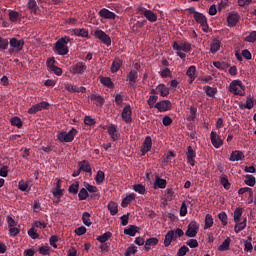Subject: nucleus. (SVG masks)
<instances>
[{"label": "nucleus", "instance_id": "obj_1", "mask_svg": "<svg viewBox=\"0 0 256 256\" xmlns=\"http://www.w3.org/2000/svg\"><path fill=\"white\" fill-rule=\"evenodd\" d=\"M71 39L69 36H64L58 39L54 45V51L57 55H68L69 54V47L67 46L70 43Z\"/></svg>", "mask_w": 256, "mask_h": 256}, {"label": "nucleus", "instance_id": "obj_2", "mask_svg": "<svg viewBox=\"0 0 256 256\" xmlns=\"http://www.w3.org/2000/svg\"><path fill=\"white\" fill-rule=\"evenodd\" d=\"M9 45L10 49L8 50V52L10 55H13V53H21V51H23V47H25V40L11 38L9 40Z\"/></svg>", "mask_w": 256, "mask_h": 256}, {"label": "nucleus", "instance_id": "obj_3", "mask_svg": "<svg viewBox=\"0 0 256 256\" xmlns=\"http://www.w3.org/2000/svg\"><path fill=\"white\" fill-rule=\"evenodd\" d=\"M75 135H77V129L72 128L68 133L65 131L58 132L56 137L60 143H72L75 139Z\"/></svg>", "mask_w": 256, "mask_h": 256}, {"label": "nucleus", "instance_id": "obj_4", "mask_svg": "<svg viewBox=\"0 0 256 256\" xmlns=\"http://www.w3.org/2000/svg\"><path fill=\"white\" fill-rule=\"evenodd\" d=\"M239 87L241 90H239ZM229 91L230 93H233L234 95H239L240 97L245 96V85H243V82L241 80H233L229 85Z\"/></svg>", "mask_w": 256, "mask_h": 256}, {"label": "nucleus", "instance_id": "obj_5", "mask_svg": "<svg viewBox=\"0 0 256 256\" xmlns=\"http://www.w3.org/2000/svg\"><path fill=\"white\" fill-rule=\"evenodd\" d=\"M137 11H138V13H140V15H144V17L150 23H155L157 21V15L153 11L148 10L145 7L140 6V7H138Z\"/></svg>", "mask_w": 256, "mask_h": 256}, {"label": "nucleus", "instance_id": "obj_6", "mask_svg": "<svg viewBox=\"0 0 256 256\" xmlns=\"http://www.w3.org/2000/svg\"><path fill=\"white\" fill-rule=\"evenodd\" d=\"M196 23H199V25L202 27V31L204 33H209V24L207 23V17L203 13H196V15L193 16Z\"/></svg>", "mask_w": 256, "mask_h": 256}, {"label": "nucleus", "instance_id": "obj_7", "mask_svg": "<svg viewBox=\"0 0 256 256\" xmlns=\"http://www.w3.org/2000/svg\"><path fill=\"white\" fill-rule=\"evenodd\" d=\"M94 37H96V39H99V41H101V43H103L107 47H110L111 37H109V35H107V33H105L103 30L101 29L96 30L94 32Z\"/></svg>", "mask_w": 256, "mask_h": 256}, {"label": "nucleus", "instance_id": "obj_8", "mask_svg": "<svg viewBox=\"0 0 256 256\" xmlns=\"http://www.w3.org/2000/svg\"><path fill=\"white\" fill-rule=\"evenodd\" d=\"M197 233H199V223L193 220L188 224L187 231L185 232L186 237H197Z\"/></svg>", "mask_w": 256, "mask_h": 256}, {"label": "nucleus", "instance_id": "obj_9", "mask_svg": "<svg viewBox=\"0 0 256 256\" xmlns=\"http://www.w3.org/2000/svg\"><path fill=\"white\" fill-rule=\"evenodd\" d=\"M51 104L48 102L42 101L38 104L33 105L31 108L28 109L29 115H35V113H39V111H43L45 109H49Z\"/></svg>", "mask_w": 256, "mask_h": 256}, {"label": "nucleus", "instance_id": "obj_10", "mask_svg": "<svg viewBox=\"0 0 256 256\" xmlns=\"http://www.w3.org/2000/svg\"><path fill=\"white\" fill-rule=\"evenodd\" d=\"M155 109H158L160 113H165L167 111H171L173 108V104L169 100H162L155 104Z\"/></svg>", "mask_w": 256, "mask_h": 256}, {"label": "nucleus", "instance_id": "obj_11", "mask_svg": "<svg viewBox=\"0 0 256 256\" xmlns=\"http://www.w3.org/2000/svg\"><path fill=\"white\" fill-rule=\"evenodd\" d=\"M195 157H197V152L193 149V146H188L186 151V159L187 163L191 165V167H195Z\"/></svg>", "mask_w": 256, "mask_h": 256}, {"label": "nucleus", "instance_id": "obj_12", "mask_svg": "<svg viewBox=\"0 0 256 256\" xmlns=\"http://www.w3.org/2000/svg\"><path fill=\"white\" fill-rule=\"evenodd\" d=\"M71 70L73 75H83L85 71H87V64L84 62H77L76 64L71 66Z\"/></svg>", "mask_w": 256, "mask_h": 256}, {"label": "nucleus", "instance_id": "obj_13", "mask_svg": "<svg viewBox=\"0 0 256 256\" xmlns=\"http://www.w3.org/2000/svg\"><path fill=\"white\" fill-rule=\"evenodd\" d=\"M139 77V73H137V70H131L127 76L126 81L129 82V87H132V89H135L137 87V78Z\"/></svg>", "mask_w": 256, "mask_h": 256}, {"label": "nucleus", "instance_id": "obj_14", "mask_svg": "<svg viewBox=\"0 0 256 256\" xmlns=\"http://www.w3.org/2000/svg\"><path fill=\"white\" fill-rule=\"evenodd\" d=\"M98 15L99 17H102V19H109L110 21H115V19H117V14H115L114 12H112L107 8H102L98 12Z\"/></svg>", "mask_w": 256, "mask_h": 256}, {"label": "nucleus", "instance_id": "obj_15", "mask_svg": "<svg viewBox=\"0 0 256 256\" xmlns=\"http://www.w3.org/2000/svg\"><path fill=\"white\" fill-rule=\"evenodd\" d=\"M172 47L174 51H184V53H189V51H191V43L189 42H182L180 44L174 42Z\"/></svg>", "mask_w": 256, "mask_h": 256}, {"label": "nucleus", "instance_id": "obj_16", "mask_svg": "<svg viewBox=\"0 0 256 256\" xmlns=\"http://www.w3.org/2000/svg\"><path fill=\"white\" fill-rule=\"evenodd\" d=\"M108 135H110L112 141H119V137H121V134L117 129V125L111 124L110 126H108Z\"/></svg>", "mask_w": 256, "mask_h": 256}, {"label": "nucleus", "instance_id": "obj_17", "mask_svg": "<svg viewBox=\"0 0 256 256\" xmlns=\"http://www.w3.org/2000/svg\"><path fill=\"white\" fill-rule=\"evenodd\" d=\"M131 114H132L131 105H126L122 110V114H121L122 120L125 123H131V121H133V119L131 118Z\"/></svg>", "mask_w": 256, "mask_h": 256}, {"label": "nucleus", "instance_id": "obj_18", "mask_svg": "<svg viewBox=\"0 0 256 256\" xmlns=\"http://www.w3.org/2000/svg\"><path fill=\"white\" fill-rule=\"evenodd\" d=\"M151 147H153V140L151 139V136H146L143 142V145L141 147L142 155L149 153V151H151Z\"/></svg>", "mask_w": 256, "mask_h": 256}, {"label": "nucleus", "instance_id": "obj_19", "mask_svg": "<svg viewBox=\"0 0 256 256\" xmlns=\"http://www.w3.org/2000/svg\"><path fill=\"white\" fill-rule=\"evenodd\" d=\"M210 139H211V143H212L213 147H215V149H219V147H221V145H223V140H221V137L219 135H217V132L212 131L210 133Z\"/></svg>", "mask_w": 256, "mask_h": 256}, {"label": "nucleus", "instance_id": "obj_20", "mask_svg": "<svg viewBox=\"0 0 256 256\" xmlns=\"http://www.w3.org/2000/svg\"><path fill=\"white\" fill-rule=\"evenodd\" d=\"M239 19H241V16L238 13H230L227 17L228 27H236Z\"/></svg>", "mask_w": 256, "mask_h": 256}, {"label": "nucleus", "instance_id": "obj_21", "mask_svg": "<svg viewBox=\"0 0 256 256\" xmlns=\"http://www.w3.org/2000/svg\"><path fill=\"white\" fill-rule=\"evenodd\" d=\"M26 7L28 11H30L31 15H37L39 12V5L36 0H28Z\"/></svg>", "mask_w": 256, "mask_h": 256}, {"label": "nucleus", "instance_id": "obj_22", "mask_svg": "<svg viewBox=\"0 0 256 256\" xmlns=\"http://www.w3.org/2000/svg\"><path fill=\"white\" fill-rule=\"evenodd\" d=\"M186 75L189 77L188 83L191 85V83H193L197 77V67L194 65L190 66L186 71Z\"/></svg>", "mask_w": 256, "mask_h": 256}, {"label": "nucleus", "instance_id": "obj_23", "mask_svg": "<svg viewBox=\"0 0 256 256\" xmlns=\"http://www.w3.org/2000/svg\"><path fill=\"white\" fill-rule=\"evenodd\" d=\"M245 159V154L243 153V151L240 150H235L232 151L229 160L230 161H243Z\"/></svg>", "mask_w": 256, "mask_h": 256}, {"label": "nucleus", "instance_id": "obj_24", "mask_svg": "<svg viewBox=\"0 0 256 256\" xmlns=\"http://www.w3.org/2000/svg\"><path fill=\"white\" fill-rule=\"evenodd\" d=\"M73 35L76 37H83V38H88L89 37V30L85 28H74L72 29Z\"/></svg>", "mask_w": 256, "mask_h": 256}, {"label": "nucleus", "instance_id": "obj_25", "mask_svg": "<svg viewBox=\"0 0 256 256\" xmlns=\"http://www.w3.org/2000/svg\"><path fill=\"white\" fill-rule=\"evenodd\" d=\"M24 16L23 14L15 11V10H11L9 12V19L11 21V23H17L18 21H21V19H23Z\"/></svg>", "mask_w": 256, "mask_h": 256}, {"label": "nucleus", "instance_id": "obj_26", "mask_svg": "<svg viewBox=\"0 0 256 256\" xmlns=\"http://www.w3.org/2000/svg\"><path fill=\"white\" fill-rule=\"evenodd\" d=\"M165 187H167V180L156 176L154 181V189H165Z\"/></svg>", "mask_w": 256, "mask_h": 256}, {"label": "nucleus", "instance_id": "obj_27", "mask_svg": "<svg viewBox=\"0 0 256 256\" xmlns=\"http://www.w3.org/2000/svg\"><path fill=\"white\" fill-rule=\"evenodd\" d=\"M139 233V227L135 225H130L128 228L124 229V235H129V237H135Z\"/></svg>", "mask_w": 256, "mask_h": 256}, {"label": "nucleus", "instance_id": "obj_28", "mask_svg": "<svg viewBox=\"0 0 256 256\" xmlns=\"http://www.w3.org/2000/svg\"><path fill=\"white\" fill-rule=\"evenodd\" d=\"M90 99L91 101H93L94 104H96L97 107H101L105 103V99L103 98V96L97 94H91Z\"/></svg>", "mask_w": 256, "mask_h": 256}, {"label": "nucleus", "instance_id": "obj_29", "mask_svg": "<svg viewBox=\"0 0 256 256\" xmlns=\"http://www.w3.org/2000/svg\"><path fill=\"white\" fill-rule=\"evenodd\" d=\"M79 170L83 171L84 173H91V164H89V161L83 160L78 163Z\"/></svg>", "mask_w": 256, "mask_h": 256}, {"label": "nucleus", "instance_id": "obj_30", "mask_svg": "<svg viewBox=\"0 0 256 256\" xmlns=\"http://www.w3.org/2000/svg\"><path fill=\"white\" fill-rule=\"evenodd\" d=\"M100 83L108 89H115V84L113 83L110 77H100Z\"/></svg>", "mask_w": 256, "mask_h": 256}, {"label": "nucleus", "instance_id": "obj_31", "mask_svg": "<svg viewBox=\"0 0 256 256\" xmlns=\"http://www.w3.org/2000/svg\"><path fill=\"white\" fill-rule=\"evenodd\" d=\"M108 211L110 212V215L114 216L117 215V213H119V205L117 204V202H109L108 205Z\"/></svg>", "mask_w": 256, "mask_h": 256}, {"label": "nucleus", "instance_id": "obj_32", "mask_svg": "<svg viewBox=\"0 0 256 256\" xmlns=\"http://www.w3.org/2000/svg\"><path fill=\"white\" fill-rule=\"evenodd\" d=\"M175 234L173 233V231H168L165 235V239H164V247H169V245H171V243H173V241H176L174 238Z\"/></svg>", "mask_w": 256, "mask_h": 256}, {"label": "nucleus", "instance_id": "obj_33", "mask_svg": "<svg viewBox=\"0 0 256 256\" xmlns=\"http://www.w3.org/2000/svg\"><path fill=\"white\" fill-rule=\"evenodd\" d=\"M123 65V61L121 59H115L113 62H112V65H111V73H117V71H119L121 69V66Z\"/></svg>", "mask_w": 256, "mask_h": 256}, {"label": "nucleus", "instance_id": "obj_34", "mask_svg": "<svg viewBox=\"0 0 256 256\" xmlns=\"http://www.w3.org/2000/svg\"><path fill=\"white\" fill-rule=\"evenodd\" d=\"M156 91H158V93H160L161 97H167V95H169V88H167V86L165 84H159L156 87Z\"/></svg>", "mask_w": 256, "mask_h": 256}, {"label": "nucleus", "instance_id": "obj_35", "mask_svg": "<svg viewBox=\"0 0 256 256\" xmlns=\"http://www.w3.org/2000/svg\"><path fill=\"white\" fill-rule=\"evenodd\" d=\"M133 190L139 195H147V188L143 184H135L133 185Z\"/></svg>", "mask_w": 256, "mask_h": 256}, {"label": "nucleus", "instance_id": "obj_36", "mask_svg": "<svg viewBox=\"0 0 256 256\" xmlns=\"http://www.w3.org/2000/svg\"><path fill=\"white\" fill-rule=\"evenodd\" d=\"M219 49H221V42H219V40H213L210 44V52L212 55H215Z\"/></svg>", "mask_w": 256, "mask_h": 256}, {"label": "nucleus", "instance_id": "obj_37", "mask_svg": "<svg viewBox=\"0 0 256 256\" xmlns=\"http://www.w3.org/2000/svg\"><path fill=\"white\" fill-rule=\"evenodd\" d=\"M157 243H159V239H157V238L147 239L145 242L146 251H149L151 249V247H155V245H157Z\"/></svg>", "mask_w": 256, "mask_h": 256}, {"label": "nucleus", "instance_id": "obj_38", "mask_svg": "<svg viewBox=\"0 0 256 256\" xmlns=\"http://www.w3.org/2000/svg\"><path fill=\"white\" fill-rule=\"evenodd\" d=\"M239 107L240 109H253V107H255V102L253 101V98L247 97L246 103L241 104Z\"/></svg>", "mask_w": 256, "mask_h": 256}, {"label": "nucleus", "instance_id": "obj_39", "mask_svg": "<svg viewBox=\"0 0 256 256\" xmlns=\"http://www.w3.org/2000/svg\"><path fill=\"white\" fill-rule=\"evenodd\" d=\"M244 183H245V185H248V187H255V183H256L255 176H253L251 174H247L245 176Z\"/></svg>", "mask_w": 256, "mask_h": 256}, {"label": "nucleus", "instance_id": "obj_40", "mask_svg": "<svg viewBox=\"0 0 256 256\" xmlns=\"http://www.w3.org/2000/svg\"><path fill=\"white\" fill-rule=\"evenodd\" d=\"M229 247H231V238H226L218 247V251H229Z\"/></svg>", "mask_w": 256, "mask_h": 256}, {"label": "nucleus", "instance_id": "obj_41", "mask_svg": "<svg viewBox=\"0 0 256 256\" xmlns=\"http://www.w3.org/2000/svg\"><path fill=\"white\" fill-rule=\"evenodd\" d=\"M82 221L86 227H91V225H93V222H91V214L89 212H83Z\"/></svg>", "mask_w": 256, "mask_h": 256}, {"label": "nucleus", "instance_id": "obj_42", "mask_svg": "<svg viewBox=\"0 0 256 256\" xmlns=\"http://www.w3.org/2000/svg\"><path fill=\"white\" fill-rule=\"evenodd\" d=\"M112 235L111 232H105L104 234L97 236L96 240H98L99 243H107V240L111 239Z\"/></svg>", "mask_w": 256, "mask_h": 256}, {"label": "nucleus", "instance_id": "obj_43", "mask_svg": "<svg viewBox=\"0 0 256 256\" xmlns=\"http://www.w3.org/2000/svg\"><path fill=\"white\" fill-rule=\"evenodd\" d=\"M69 193L77 195L79 193V181L72 183L68 188Z\"/></svg>", "mask_w": 256, "mask_h": 256}, {"label": "nucleus", "instance_id": "obj_44", "mask_svg": "<svg viewBox=\"0 0 256 256\" xmlns=\"http://www.w3.org/2000/svg\"><path fill=\"white\" fill-rule=\"evenodd\" d=\"M213 65L214 67H216V69H219L220 71H225L229 69V64L226 62L216 61V62H213Z\"/></svg>", "mask_w": 256, "mask_h": 256}, {"label": "nucleus", "instance_id": "obj_45", "mask_svg": "<svg viewBox=\"0 0 256 256\" xmlns=\"http://www.w3.org/2000/svg\"><path fill=\"white\" fill-rule=\"evenodd\" d=\"M10 123L11 125H13V127H17L18 129H21V127H23V121L17 116L11 118Z\"/></svg>", "mask_w": 256, "mask_h": 256}, {"label": "nucleus", "instance_id": "obj_46", "mask_svg": "<svg viewBox=\"0 0 256 256\" xmlns=\"http://www.w3.org/2000/svg\"><path fill=\"white\" fill-rule=\"evenodd\" d=\"M96 185H101L105 181V172L99 170L95 176Z\"/></svg>", "mask_w": 256, "mask_h": 256}, {"label": "nucleus", "instance_id": "obj_47", "mask_svg": "<svg viewBox=\"0 0 256 256\" xmlns=\"http://www.w3.org/2000/svg\"><path fill=\"white\" fill-rule=\"evenodd\" d=\"M243 216V208H236L234 211V223H239L241 217Z\"/></svg>", "mask_w": 256, "mask_h": 256}, {"label": "nucleus", "instance_id": "obj_48", "mask_svg": "<svg viewBox=\"0 0 256 256\" xmlns=\"http://www.w3.org/2000/svg\"><path fill=\"white\" fill-rule=\"evenodd\" d=\"M132 201H135V194H130L128 196H126L121 203L122 207H127V205H129Z\"/></svg>", "mask_w": 256, "mask_h": 256}, {"label": "nucleus", "instance_id": "obj_49", "mask_svg": "<svg viewBox=\"0 0 256 256\" xmlns=\"http://www.w3.org/2000/svg\"><path fill=\"white\" fill-rule=\"evenodd\" d=\"M211 227H213V216L211 214H207L205 217L204 229H211Z\"/></svg>", "mask_w": 256, "mask_h": 256}, {"label": "nucleus", "instance_id": "obj_50", "mask_svg": "<svg viewBox=\"0 0 256 256\" xmlns=\"http://www.w3.org/2000/svg\"><path fill=\"white\" fill-rule=\"evenodd\" d=\"M9 49V40L0 36V51Z\"/></svg>", "mask_w": 256, "mask_h": 256}, {"label": "nucleus", "instance_id": "obj_51", "mask_svg": "<svg viewBox=\"0 0 256 256\" xmlns=\"http://www.w3.org/2000/svg\"><path fill=\"white\" fill-rule=\"evenodd\" d=\"M158 99H159V96H157V95L149 96L147 103H148L150 109H153V107H155V103H157Z\"/></svg>", "mask_w": 256, "mask_h": 256}, {"label": "nucleus", "instance_id": "obj_52", "mask_svg": "<svg viewBox=\"0 0 256 256\" xmlns=\"http://www.w3.org/2000/svg\"><path fill=\"white\" fill-rule=\"evenodd\" d=\"M89 197V192L87 191V188H82L80 192L78 193V199L79 201H85Z\"/></svg>", "mask_w": 256, "mask_h": 256}, {"label": "nucleus", "instance_id": "obj_53", "mask_svg": "<svg viewBox=\"0 0 256 256\" xmlns=\"http://www.w3.org/2000/svg\"><path fill=\"white\" fill-rule=\"evenodd\" d=\"M40 255H51V251H53V249L49 246H41L38 249Z\"/></svg>", "mask_w": 256, "mask_h": 256}, {"label": "nucleus", "instance_id": "obj_54", "mask_svg": "<svg viewBox=\"0 0 256 256\" xmlns=\"http://www.w3.org/2000/svg\"><path fill=\"white\" fill-rule=\"evenodd\" d=\"M205 93L208 95V97H215V95H217V88L206 86Z\"/></svg>", "mask_w": 256, "mask_h": 256}, {"label": "nucleus", "instance_id": "obj_55", "mask_svg": "<svg viewBox=\"0 0 256 256\" xmlns=\"http://www.w3.org/2000/svg\"><path fill=\"white\" fill-rule=\"evenodd\" d=\"M195 119H197V107L191 106L188 121H195Z\"/></svg>", "mask_w": 256, "mask_h": 256}, {"label": "nucleus", "instance_id": "obj_56", "mask_svg": "<svg viewBox=\"0 0 256 256\" xmlns=\"http://www.w3.org/2000/svg\"><path fill=\"white\" fill-rule=\"evenodd\" d=\"M170 231H173L174 241H177L178 239H180V237H183V235H185V232H183V229L181 228H177L176 230H170Z\"/></svg>", "mask_w": 256, "mask_h": 256}, {"label": "nucleus", "instance_id": "obj_57", "mask_svg": "<svg viewBox=\"0 0 256 256\" xmlns=\"http://www.w3.org/2000/svg\"><path fill=\"white\" fill-rule=\"evenodd\" d=\"M244 41H246L247 43H255V41H256V31L250 32V34L245 37Z\"/></svg>", "mask_w": 256, "mask_h": 256}, {"label": "nucleus", "instance_id": "obj_58", "mask_svg": "<svg viewBox=\"0 0 256 256\" xmlns=\"http://www.w3.org/2000/svg\"><path fill=\"white\" fill-rule=\"evenodd\" d=\"M245 227H247V224H245V222H238L234 227V231L235 233H241V231H243Z\"/></svg>", "mask_w": 256, "mask_h": 256}, {"label": "nucleus", "instance_id": "obj_59", "mask_svg": "<svg viewBox=\"0 0 256 256\" xmlns=\"http://www.w3.org/2000/svg\"><path fill=\"white\" fill-rule=\"evenodd\" d=\"M220 183L221 185H223L224 189H230L231 187V183H229V179L227 178V176H222L220 178Z\"/></svg>", "mask_w": 256, "mask_h": 256}, {"label": "nucleus", "instance_id": "obj_60", "mask_svg": "<svg viewBox=\"0 0 256 256\" xmlns=\"http://www.w3.org/2000/svg\"><path fill=\"white\" fill-rule=\"evenodd\" d=\"M20 233H21V229L17 228V226H13V227L9 228L10 237H17V235Z\"/></svg>", "mask_w": 256, "mask_h": 256}, {"label": "nucleus", "instance_id": "obj_61", "mask_svg": "<svg viewBox=\"0 0 256 256\" xmlns=\"http://www.w3.org/2000/svg\"><path fill=\"white\" fill-rule=\"evenodd\" d=\"M28 235L31 239H39V233H37V230L33 226L28 230Z\"/></svg>", "mask_w": 256, "mask_h": 256}, {"label": "nucleus", "instance_id": "obj_62", "mask_svg": "<svg viewBox=\"0 0 256 256\" xmlns=\"http://www.w3.org/2000/svg\"><path fill=\"white\" fill-rule=\"evenodd\" d=\"M187 253H189V247L184 245L178 249L177 256H185Z\"/></svg>", "mask_w": 256, "mask_h": 256}, {"label": "nucleus", "instance_id": "obj_63", "mask_svg": "<svg viewBox=\"0 0 256 256\" xmlns=\"http://www.w3.org/2000/svg\"><path fill=\"white\" fill-rule=\"evenodd\" d=\"M135 253H137V247L135 246H130L126 249L125 251V256H131V255H135Z\"/></svg>", "mask_w": 256, "mask_h": 256}, {"label": "nucleus", "instance_id": "obj_64", "mask_svg": "<svg viewBox=\"0 0 256 256\" xmlns=\"http://www.w3.org/2000/svg\"><path fill=\"white\" fill-rule=\"evenodd\" d=\"M218 218H219V220L221 221V223H222V225H227V213H225V212H220L219 214H218Z\"/></svg>", "mask_w": 256, "mask_h": 256}]
</instances>
